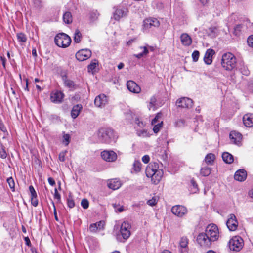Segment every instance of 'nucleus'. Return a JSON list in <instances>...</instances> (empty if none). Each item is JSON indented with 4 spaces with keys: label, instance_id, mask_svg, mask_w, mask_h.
I'll use <instances>...</instances> for the list:
<instances>
[{
    "label": "nucleus",
    "instance_id": "obj_63",
    "mask_svg": "<svg viewBox=\"0 0 253 253\" xmlns=\"http://www.w3.org/2000/svg\"><path fill=\"white\" fill-rule=\"evenodd\" d=\"M200 2L203 5H206L209 1V0H199Z\"/></svg>",
    "mask_w": 253,
    "mask_h": 253
},
{
    "label": "nucleus",
    "instance_id": "obj_28",
    "mask_svg": "<svg viewBox=\"0 0 253 253\" xmlns=\"http://www.w3.org/2000/svg\"><path fill=\"white\" fill-rule=\"evenodd\" d=\"M63 80L65 86L69 88L70 90L75 89L76 84L73 81L68 79L66 76L63 77Z\"/></svg>",
    "mask_w": 253,
    "mask_h": 253
},
{
    "label": "nucleus",
    "instance_id": "obj_13",
    "mask_svg": "<svg viewBox=\"0 0 253 253\" xmlns=\"http://www.w3.org/2000/svg\"><path fill=\"white\" fill-rule=\"evenodd\" d=\"M238 222L236 217L233 214L229 215V218L226 222V225L230 231H235L238 227Z\"/></svg>",
    "mask_w": 253,
    "mask_h": 253
},
{
    "label": "nucleus",
    "instance_id": "obj_46",
    "mask_svg": "<svg viewBox=\"0 0 253 253\" xmlns=\"http://www.w3.org/2000/svg\"><path fill=\"white\" fill-rule=\"evenodd\" d=\"M185 121L184 119H179L175 123V126L177 127H182L185 126Z\"/></svg>",
    "mask_w": 253,
    "mask_h": 253
},
{
    "label": "nucleus",
    "instance_id": "obj_53",
    "mask_svg": "<svg viewBox=\"0 0 253 253\" xmlns=\"http://www.w3.org/2000/svg\"><path fill=\"white\" fill-rule=\"evenodd\" d=\"M54 198L55 199H57L58 202H60L61 201L60 194L58 192L56 188L54 189Z\"/></svg>",
    "mask_w": 253,
    "mask_h": 253
},
{
    "label": "nucleus",
    "instance_id": "obj_54",
    "mask_svg": "<svg viewBox=\"0 0 253 253\" xmlns=\"http://www.w3.org/2000/svg\"><path fill=\"white\" fill-rule=\"evenodd\" d=\"M247 43L249 46L253 48V35L248 37L247 39Z\"/></svg>",
    "mask_w": 253,
    "mask_h": 253
},
{
    "label": "nucleus",
    "instance_id": "obj_11",
    "mask_svg": "<svg viewBox=\"0 0 253 253\" xmlns=\"http://www.w3.org/2000/svg\"><path fill=\"white\" fill-rule=\"evenodd\" d=\"M91 54L92 52L89 49H83L76 53V58L80 61H83L90 58Z\"/></svg>",
    "mask_w": 253,
    "mask_h": 253
},
{
    "label": "nucleus",
    "instance_id": "obj_1",
    "mask_svg": "<svg viewBox=\"0 0 253 253\" xmlns=\"http://www.w3.org/2000/svg\"><path fill=\"white\" fill-rule=\"evenodd\" d=\"M146 175L148 177L151 178V181L154 184L159 183L163 175V171L159 169V165L157 163H150L146 169Z\"/></svg>",
    "mask_w": 253,
    "mask_h": 253
},
{
    "label": "nucleus",
    "instance_id": "obj_22",
    "mask_svg": "<svg viewBox=\"0 0 253 253\" xmlns=\"http://www.w3.org/2000/svg\"><path fill=\"white\" fill-rule=\"evenodd\" d=\"M107 185L109 188L113 190H116L121 187V183L119 179L115 178L109 180Z\"/></svg>",
    "mask_w": 253,
    "mask_h": 253
},
{
    "label": "nucleus",
    "instance_id": "obj_6",
    "mask_svg": "<svg viewBox=\"0 0 253 253\" xmlns=\"http://www.w3.org/2000/svg\"><path fill=\"white\" fill-rule=\"evenodd\" d=\"M204 233L209 237L213 242L217 241L219 238V233L218 228L214 224L208 225Z\"/></svg>",
    "mask_w": 253,
    "mask_h": 253
},
{
    "label": "nucleus",
    "instance_id": "obj_23",
    "mask_svg": "<svg viewBox=\"0 0 253 253\" xmlns=\"http://www.w3.org/2000/svg\"><path fill=\"white\" fill-rule=\"evenodd\" d=\"M189 240L186 237H182L179 242V246L181 248L180 252L184 253L188 251V244Z\"/></svg>",
    "mask_w": 253,
    "mask_h": 253
},
{
    "label": "nucleus",
    "instance_id": "obj_44",
    "mask_svg": "<svg viewBox=\"0 0 253 253\" xmlns=\"http://www.w3.org/2000/svg\"><path fill=\"white\" fill-rule=\"evenodd\" d=\"M97 64V61L96 60H94L92 61L91 63L88 65L87 69L89 72L93 71Z\"/></svg>",
    "mask_w": 253,
    "mask_h": 253
},
{
    "label": "nucleus",
    "instance_id": "obj_3",
    "mask_svg": "<svg viewBox=\"0 0 253 253\" xmlns=\"http://www.w3.org/2000/svg\"><path fill=\"white\" fill-rule=\"evenodd\" d=\"M98 138L102 143L110 144L114 140V132L111 128H101L99 130Z\"/></svg>",
    "mask_w": 253,
    "mask_h": 253
},
{
    "label": "nucleus",
    "instance_id": "obj_56",
    "mask_svg": "<svg viewBox=\"0 0 253 253\" xmlns=\"http://www.w3.org/2000/svg\"><path fill=\"white\" fill-rule=\"evenodd\" d=\"M31 204L34 206L37 207L38 205V200L37 198H31Z\"/></svg>",
    "mask_w": 253,
    "mask_h": 253
},
{
    "label": "nucleus",
    "instance_id": "obj_2",
    "mask_svg": "<svg viewBox=\"0 0 253 253\" xmlns=\"http://www.w3.org/2000/svg\"><path fill=\"white\" fill-rule=\"evenodd\" d=\"M236 58L232 53L228 52L222 55L221 65L226 70L231 71L236 66Z\"/></svg>",
    "mask_w": 253,
    "mask_h": 253
},
{
    "label": "nucleus",
    "instance_id": "obj_58",
    "mask_svg": "<svg viewBox=\"0 0 253 253\" xmlns=\"http://www.w3.org/2000/svg\"><path fill=\"white\" fill-rule=\"evenodd\" d=\"M216 29L215 28H209V31L211 32V33L209 34L210 36L212 37H215L216 34L215 33L214 30Z\"/></svg>",
    "mask_w": 253,
    "mask_h": 253
},
{
    "label": "nucleus",
    "instance_id": "obj_43",
    "mask_svg": "<svg viewBox=\"0 0 253 253\" xmlns=\"http://www.w3.org/2000/svg\"><path fill=\"white\" fill-rule=\"evenodd\" d=\"M154 125V127H153V131L155 133H158L160 131L161 128L162 127V126H163V121H161V122H159L157 124Z\"/></svg>",
    "mask_w": 253,
    "mask_h": 253
},
{
    "label": "nucleus",
    "instance_id": "obj_47",
    "mask_svg": "<svg viewBox=\"0 0 253 253\" xmlns=\"http://www.w3.org/2000/svg\"><path fill=\"white\" fill-rule=\"evenodd\" d=\"M200 53L197 50H195L192 54V57L194 62H197L199 59Z\"/></svg>",
    "mask_w": 253,
    "mask_h": 253
},
{
    "label": "nucleus",
    "instance_id": "obj_45",
    "mask_svg": "<svg viewBox=\"0 0 253 253\" xmlns=\"http://www.w3.org/2000/svg\"><path fill=\"white\" fill-rule=\"evenodd\" d=\"M243 25L242 24L237 25L234 27V34L236 36H238L240 35V32L242 29Z\"/></svg>",
    "mask_w": 253,
    "mask_h": 253
},
{
    "label": "nucleus",
    "instance_id": "obj_19",
    "mask_svg": "<svg viewBox=\"0 0 253 253\" xmlns=\"http://www.w3.org/2000/svg\"><path fill=\"white\" fill-rule=\"evenodd\" d=\"M126 8H118L114 13L113 17L116 20H119L121 18L125 17L127 13Z\"/></svg>",
    "mask_w": 253,
    "mask_h": 253
},
{
    "label": "nucleus",
    "instance_id": "obj_7",
    "mask_svg": "<svg viewBox=\"0 0 253 253\" xmlns=\"http://www.w3.org/2000/svg\"><path fill=\"white\" fill-rule=\"evenodd\" d=\"M228 245L231 250L238 252L243 247L244 241L242 238L239 236H234L230 240Z\"/></svg>",
    "mask_w": 253,
    "mask_h": 253
},
{
    "label": "nucleus",
    "instance_id": "obj_57",
    "mask_svg": "<svg viewBox=\"0 0 253 253\" xmlns=\"http://www.w3.org/2000/svg\"><path fill=\"white\" fill-rule=\"evenodd\" d=\"M142 160L143 161V163H144L145 164H147L148 163L149 161H150V157L148 155H144L142 158Z\"/></svg>",
    "mask_w": 253,
    "mask_h": 253
},
{
    "label": "nucleus",
    "instance_id": "obj_60",
    "mask_svg": "<svg viewBox=\"0 0 253 253\" xmlns=\"http://www.w3.org/2000/svg\"><path fill=\"white\" fill-rule=\"evenodd\" d=\"M48 181L51 186H53L55 184V182L53 178L52 177H49L48 178Z\"/></svg>",
    "mask_w": 253,
    "mask_h": 253
},
{
    "label": "nucleus",
    "instance_id": "obj_39",
    "mask_svg": "<svg viewBox=\"0 0 253 253\" xmlns=\"http://www.w3.org/2000/svg\"><path fill=\"white\" fill-rule=\"evenodd\" d=\"M7 156V154L5 151L4 147L2 144H0V158L5 159Z\"/></svg>",
    "mask_w": 253,
    "mask_h": 253
},
{
    "label": "nucleus",
    "instance_id": "obj_32",
    "mask_svg": "<svg viewBox=\"0 0 253 253\" xmlns=\"http://www.w3.org/2000/svg\"><path fill=\"white\" fill-rule=\"evenodd\" d=\"M140 48L143 49V51L139 54H134V56L138 59H140L143 56H146L149 53L148 49L146 46H140Z\"/></svg>",
    "mask_w": 253,
    "mask_h": 253
},
{
    "label": "nucleus",
    "instance_id": "obj_55",
    "mask_svg": "<svg viewBox=\"0 0 253 253\" xmlns=\"http://www.w3.org/2000/svg\"><path fill=\"white\" fill-rule=\"evenodd\" d=\"M66 151L62 152L59 155V159L61 162H64L65 160V157Z\"/></svg>",
    "mask_w": 253,
    "mask_h": 253
},
{
    "label": "nucleus",
    "instance_id": "obj_5",
    "mask_svg": "<svg viewBox=\"0 0 253 253\" xmlns=\"http://www.w3.org/2000/svg\"><path fill=\"white\" fill-rule=\"evenodd\" d=\"M196 241L200 247L205 249L211 248L213 242L204 232L199 233L196 237Z\"/></svg>",
    "mask_w": 253,
    "mask_h": 253
},
{
    "label": "nucleus",
    "instance_id": "obj_34",
    "mask_svg": "<svg viewBox=\"0 0 253 253\" xmlns=\"http://www.w3.org/2000/svg\"><path fill=\"white\" fill-rule=\"evenodd\" d=\"M82 34L79 29H76L74 33V41L76 43H79L81 40Z\"/></svg>",
    "mask_w": 253,
    "mask_h": 253
},
{
    "label": "nucleus",
    "instance_id": "obj_4",
    "mask_svg": "<svg viewBox=\"0 0 253 253\" xmlns=\"http://www.w3.org/2000/svg\"><path fill=\"white\" fill-rule=\"evenodd\" d=\"M54 42L58 46L66 48L70 45L71 39L68 35L64 33H61L57 34L55 36Z\"/></svg>",
    "mask_w": 253,
    "mask_h": 253
},
{
    "label": "nucleus",
    "instance_id": "obj_50",
    "mask_svg": "<svg viewBox=\"0 0 253 253\" xmlns=\"http://www.w3.org/2000/svg\"><path fill=\"white\" fill-rule=\"evenodd\" d=\"M147 134V131L145 129H140L137 130V134L139 136H146Z\"/></svg>",
    "mask_w": 253,
    "mask_h": 253
},
{
    "label": "nucleus",
    "instance_id": "obj_52",
    "mask_svg": "<svg viewBox=\"0 0 253 253\" xmlns=\"http://www.w3.org/2000/svg\"><path fill=\"white\" fill-rule=\"evenodd\" d=\"M162 114L159 113H158L152 121V125H155L158 122H159L158 120L161 117Z\"/></svg>",
    "mask_w": 253,
    "mask_h": 253
},
{
    "label": "nucleus",
    "instance_id": "obj_21",
    "mask_svg": "<svg viewBox=\"0 0 253 253\" xmlns=\"http://www.w3.org/2000/svg\"><path fill=\"white\" fill-rule=\"evenodd\" d=\"M243 122L245 126L251 127L253 126V115L247 114L243 117Z\"/></svg>",
    "mask_w": 253,
    "mask_h": 253
},
{
    "label": "nucleus",
    "instance_id": "obj_9",
    "mask_svg": "<svg viewBox=\"0 0 253 253\" xmlns=\"http://www.w3.org/2000/svg\"><path fill=\"white\" fill-rule=\"evenodd\" d=\"M102 158L109 162H115L117 159V154L112 150H104L101 153Z\"/></svg>",
    "mask_w": 253,
    "mask_h": 253
},
{
    "label": "nucleus",
    "instance_id": "obj_25",
    "mask_svg": "<svg viewBox=\"0 0 253 253\" xmlns=\"http://www.w3.org/2000/svg\"><path fill=\"white\" fill-rule=\"evenodd\" d=\"M190 103V99L187 97H182L178 99L176 101V105L178 107L188 108Z\"/></svg>",
    "mask_w": 253,
    "mask_h": 253
},
{
    "label": "nucleus",
    "instance_id": "obj_20",
    "mask_svg": "<svg viewBox=\"0 0 253 253\" xmlns=\"http://www.w3.org/2000/svg\"><path fill=\"white\" fill-rule=\"evenodd\" d=\"M215 52L212 49H208L204 55V61L207 65H210L212 62V56L214 54Z\"/></svg>",
    "mask_w": 253,
    "mask_h": 253
},
{
    "label": "nucleus",
    "instance_id": "obj_27",
    "mask_svg": "<svg viewBox=\"0 0 253 253\" xmlns=\"http://www.w3.org/2000/svg\"><path fill=\"white\" fill-rule=\"evenodd\" d=\"M222 158L223 161L227 164H231L234 161L233 156L227 152H225L222 153Z\"/></svg>",
    "mask_w": 253,
    "mask_h": 253
},
{
    "label": "nucleus",
    "instance_id": "obj_33",
    "mask_svg": "<svg viewBox=\"0 0 253 253\" xmlns=\"http://www.w3.org/2000/svg\"><path fill=\"white\" fill-rule=\"evenodd\" d=\"M200 173L203 176H208L211 173V169L208 166H203L201 169Z\"/></svg>",
    "mask_w": 253,
    "mask_h": 253
},
{
    "label": "nucleus",
    "instance_id": "obj_24",
    "mask_svg": "<svg viewBox=\"0 0 253 253\" xmlns=\"http://www.w3.org/2000/svg\"><path fill=\"white\" fill-rule=\"evenodd\" d=\"M104 226V222L102 221H100L95 223H92L90 225L89 230L91 232H96L98 230H100L103 229Z\"/></svg>",
    "mask_w": 253,
    "mask_h": 253
},
{
    "label": "nucleus",
    "instance_id": "obj_40",
    "mask_svg": "<svg viewBox=\"0 0 253 253\" xmlns=\"http://www.w3.org/2000/svg\"><path fill=\"white\" fill-rule=\"evenodd\" d=\"M17 37L18 41L19 42H25L27 41L26 36L22 33H18L17 34Z\"/></svg>",
    "mask_w": 253,
    "mask_h": 253
},
{
    "label": "nucleus",
    "instance_id": "obj_31",
    "mask_svg": "<svg viewBox=\"0 0 253 253\" xmlns=\"http://www.w3.org/2000/svg\"><path fill=\"white\" fill-rule=\"evenodd\" d=\"M63 21L66 24H71L73 21L72 15L71 12L67 11L63 16Z\"/></svg>",
    "mask_w": 253,
    "mask_h": 253
},
{
    "label": "nucleus",
    "instance_id": "obj_15",
    "mask_svg": "<svg viewBox=\"0 0 253 253\" xmlns=\"http://www.w3.org/2000/svg\"><path fill=\"white\" fill-rule=\"evenodd\" d=\"M171 212L173 214L178 217H182L187 213V211L184 206L176 205L173 206L171 208Z\"/></svg>",
    "mask_w": 253,
    "mask_h": 253
},
{
    "label": "nucleus",
    "instance_id": "obj_38",
    "mask_svg": "<svg viewBox=\"0 0 253 253\" xmlns=\"http://www.w3.org/2000/svg\"><path fill=\"white\" fill-rule=\"evenodd\" d=\"M135 124L140 128L144 127L146 125V124L143 121L142 119L138 117L135 118Z\"/></svg>",
    "mask_w": 253,
    "mask_h": 253
},
{
    "label": "nucleus",
    "instance_id": "obj_59",
    "mask_svg": "<svg viewBox=\"0 0 253 253\" xmlns=\"http://www.w3.org/2000/svg\"><path fill=\"white\" fill-rule=\"evenodd\" d=\"M0 61L4 68H5L6 58L4 56H0Z\"/></svg>",
    "mask_w": 253,
    "mask_h": 253
},
{
    "label": "nucleus",
    "instance_id": "obj_26",
    "mask_svg": "<svg viewBox=\"0 0 253 253\" xmlns=\"http://www.w3.org/2000/svg\"><path fill=\"white\" fill-rule=\"evenodd\" d=\"M82 109L83 107L81 104L74 105L71 110V115L72 118L73 119L76 118L79 116Z\"/></svg>",
    "mask_w": 253,
    "mask_h": 253
},
{
    "label": "nucleus",
    "instance_id": "obj_49",
    "mask_svg": "<svg viewBox=\"0 0 253 253\" xmlns=\"http://www.w3.org/2000/svg\"><path fill=\"white\" fill-rule=\"evenodd\" d=\"M81 206L84 209H87L89 206L88 201L86 199H83L81 201Z\"/></svg>",
    "mask_w": 253,
    "mask_h": 253
},
{
    "label": "nucleus",
    "instance_id": "obj_8",
    "mask_svg": "<svg viewBox=\"0 0 253 253\" xmlns=\"http://www.w3.org/2000/svg\"><path fill=\"white\" fill-rule=\"evenodd\" d=\"M159 25L160 22L156 18H147L143 21V30L144 31H146L153 27H158Z\"/></svg>",
    "mask_w": 253,
    "mask_h": 253
},
{
    "label": "nucleus",
    "instance_id": "obj_51",
    "mask_svg": "<svg viewBox=\"0 0 253 253\" xmlns=\"http://www.w3.org/2000/svg\"><path fill=\"white\" fill-rule=\"evenodd\" d=\"M7 182L11 189H14L15 186V183L12 177L8 178Z\"/></svg>",
    "mask_w": 253,
    "mask_h": 253
},
{
    "label": "nucleus",
    "instance_id": "obj_17",
    "mask_svg": "<svg viewBox=\"0 0 253 253\" xmlns=\"http://www.w3.org/2000/svg\"><path fill=\"white\" fill-rule=\"evenodd\" d=\"M126 86L127 89L131 92L139 93L141 91L140 87L133 81H127Z\"/></svg>",
    "mask_w": 253,
    "mask_h": 253
},
{
    "label": "nucleus",
    "instance_id": "obj_48",
    "mask_svg": "<svg viewBox=\"0 0 253 253\" xmlns=\"http://www.w3.org/2000/svg\"><path fill=\"white\" fill-rule=\"evenodd\" d=\"M157 201H158V199H157V197H154L151 199L148 200L147 202V203L148 205H149L151 206H153L156 204V203H157Z\"/></svg>",
    "mask_w": 253,
    "mask_h": 253
},
{
    "label": "nucleus",
    "instance_id": "obj_29",
    "mask_svg": "<svg viewBox=\"0 0 253 253\" xmlns=\"http://www.w3.org/2000/svg\"><path fill=\"white\" fill-rule=\"evenodd\" d=\"M215 159V156L212 153L208 154L204 159L205 162L207 165H212Z\"/></svg>",
    "mask_w": 253,
    "mask_h": 253
},
{
    "label": "nucleus",
    "instance_id": "obj_64",
    "mask_svg": "<svg viewBox=\"0 0 253 253\" xmlns=\"http://www.w3.org/2000/svg\"><path fill=\"white\" fill-rule=\"evenodd\" d=\"M29 191L30 192V193H33L34 192H35V189L34 187L32 185H30L29 187Z\"/></svg>",
    "mask_w": 253,
    "mask_h": 253
},
{
    "label": "nucleus",
    "instance_id": "obj_37",
    "mask_svg": "<svg viewBox=\"0 0 253 253\" xmlns=\"http://www.w3.org/2000/svg\"><path fill=\"white\" fill-rule=\"evenodd\" d=\"M71 141V137L68 134H65L64 133L63 135L62 143L65 146H67L69 145Z\"/></svg>",
    "mask_w": 253,
    "mask_h": 253
},
{
    "label": "nucleus",
    "instance_id": "obj_61",
    "mask_svg": "<svg viewBox=\"0 0 253 253\" xmlns=\"http://www.w3.org/2000/svg\"><path fill=\"white\" fill-rule=\"evenodd\" d=\"M113 206H114V208L115 209V210H116V211H118L119 212H121L123 211L124 210L123 207H120L119 208L117 209L116 207V205L115 204H114Z\"/></svg>",
    "mask_w": 253,
    "mask_h": 253
},
{
    "label": "nucleus",
    "instance_id": "obj_10",
    "mask_svg": "<svg viewBox=\"0 0 253 253\" xmlns=\"http://www.w3.org/2000/svg\"><path fill=\"white\" fill-rule=\"evenodd\" d=\"M131 225L128 221H124L121 226L120 232L123 238L127 239L130 236V229Z\"/></svg>",
    "mask_w": 253,
    "mask_h": 253
},
{
    "label": "nucleus",
    "instance_id": "obj_18",
    "mask_svg": "<svg viewBox=\"0 0 253 253\" xmlns=\"http://www.w3.org/2000/svg\"><path fill=\"white\" fill-rule=\"evenodd\" d=\"M247 172L243 169H240L236 171L234 179L238 181H244L247 178Z\"/></svg>",
    "mask_w": 253,
    "mask_h": 253
},
{
    "label": "nucleus",
    "instance_id": "obj_62",
    "mask_svg": "<svg viewBox=\"0 0 253 253\" xmlns=\"http://www.w3.org/2000/svg\"><path fill=\"white\" fill-rule=\"evenodd\" d=\"M25 242H26V244L29 246L30 245H31V242H30V240L29 239V238L28 237H25Z\"/></svg>",
    "mask_w": 253,
    "mask_h": 253
},
{
    "label": "nucleus",
    "instance_id": "obj_16",
    "mask_svg": "<svg viewBox=\"0 0 253 253\" xmlns=\"http://www.w3.org/2000/svg\"><path fill=\"white\" fill-rule=\"evenodd\" d=\"M229 137L233 143L238 146L241 145L242 135L241 133L235 131H232L230 132Z\"/></svg>",
    "mask_w": 253,
    "mask_h": 253
},
{
    "label": "nucleus",
    "instance_id": "obj_35",
    "mask_svg": "<svg viewBox=\"0 0 253 253\" xmlns=\"http://www.w3.org/2000/svg\"><path fill=\"white\" fill-rule=\"evenodd\" d=\"M199 191L197 183L193 180H191V193H196Z\"/></svg>",
    "mask_w": 253,
    "mask_h": 253
},
{
    "label": "nucleus",
    "instance_id": "obj_30",
    "mask_svg": "<svg viewBox=\"0 0 253 253\" xmlns=\"http://www.w3.org/2000/svg\"><path fill=\"white\" fill-rule=\"evenodd\" d=\"M180 40L182 44L184 46L190 45V36L186 33L182 34L180 36Z\"/></svg>",
    "mask_w": 253,
    "mask_h": 253
},
{
    "label": "nucleus",
    "instance_id": "obj_36",
    "mask_svg": "<svg viewBox=\"0 0 253 253\" xmlns=\"http://www.w3.org/2000/svg\"><path fill=\"white\" fill-rule=\"evenodd\" d=\"M141 169V163L139 161H135L133 165L132 169L136 173L140 171Z\"/></svg>",
    "mask_w": 253,
    "mask_h": 253
},
{
    "label": "nucleus",
    "instance_id": "obj_14",
    "mask_svg": "<svg viewBox=\"0 0 253 253\" xmlns=\"http://www.w3.org/2000/svg\"><path fill=\"white\" fill-rule=\"evenodd\" d=\"M64 94L60 91H55L51 93L50 100L55 103H60L62 102Z\"/></svg>",
    "mask_w": 253,
    "mask_h": 253
},
{
    "label": "nucleus",
    "instance_id": "obj_41",
    "mask_svg": "<svg viewBox=\"0 0 253 253\" xmlns=\"http://www.w3.org/2000/svg\"><path fill=\"white\" fill-rule=\"evenodd\" d=\"M67 205L69 208H73L75 206V202L73 197L70 194L67 199Z\"/></svg>",
    "mask_w": 253,
    "mask_h": 253
},
{
    "label": "nucleus",
    "instance_id": "obj_12",
    "mask_svg": "<svg viewBox=\"0 0 253 253\" xmlns=\"http://www.w3.org/2000/svg\"><path fill=\"white\" fill-rule=\"evenodd\" d=\"M108 103V98L104 94H100L97 95L94 99L95 106L103 108Z\"/></svg>",
    "mask_w": 253,
    "mask_h": 253
},
{
    "label": "nucleus",
    "instance_id": "obj_42",
    "mask_svg": "<svg viewBox=\"0 0 253 253\" xmlns=\"http://www.w3.org/2000/svg\"><path fill=\"white\" fill-rule=\"evenodd\" d=\"M156 100H157L156 98L154 96H152L151 98L150 101L149 102V104L148 105V108L149 110H150L151 109H154Z\"/></svg>",
    "mask_w": 253,
    "mask_h": 253
}]
</instances>
